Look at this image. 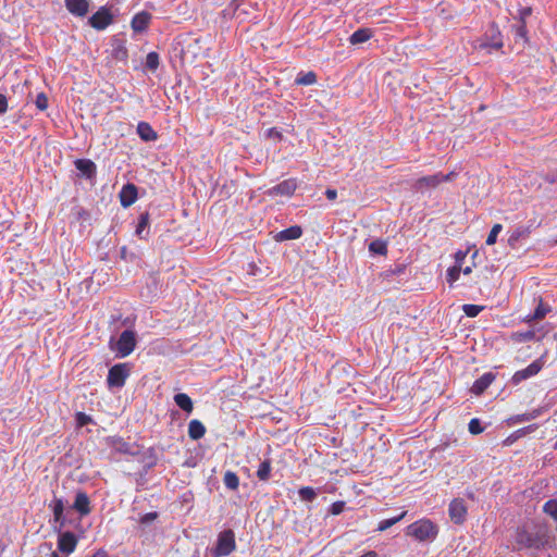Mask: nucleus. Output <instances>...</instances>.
I'll list each match as a JSON object with an SVG mask.
<instances>
[{"label": "nucleus", "instance_id": "1", "mask_svg": "<svg viewBox=\"0 0 557 557\" xmlns=\"http://www.w3.org/2000/svg\"><path fill=\"white\" fill-rule=\"evenodd\" d=\"M545 542V536L540 531L523 528L518 530L516 534V543L520 548L539 549L544 546Z\"/></svg>", "mask_w": 557, "mask_h": 557}, {"label": "nucleus", "instance_id": "2", "mask_svg": "<svg viewBox=\"0 0 557 557\" xmlns=\"http://www.w3.org/2000/svg\"><path fill=\"white\" fill-rule=\"evenodd\" d=\"M407 534L418 541H429L436 536L437 528L430 520H419L407 528Z\"/></svg>", "mask_w": 557, "mask_h": 557}, {"label": "nucleus", "instance_id": "3", "mask_svg": "<svg viewBox=\"0 0 557 557\" xmlns=\"http://www.w3.org/2000/svg\"><path fill=\"white\" fill-rule=\"evenodd\" d=\"M455 175V172H450L446 175L443 173H436L434 175L423 176L412 184V188L416 191L424 193L428 189L436 188L443 182L451 181Z\"/></svg>", "mask_w": 557, "mask_h": 557}, {"label": "nucleus", "instance_id": "4", "mask_svg": "<svg viewBox=\"0 0 557 557\" xmlns=\"http://www.w3.org/2000/svg\"><path fill=\"white\" fill-rule=\"evenodd\" d=\"M235 535L232 530L223 531L218 536L216 546L212 549L214 557L230 555L235 549Z\"/></svg>", "mask_w": 557, "mask_h": 557}, {"label": "nucleus", "instance_id": "5", "mask_svg": "<svg viewBox=\"0 0 557 557\" xmlns=\"http://www.w3.org/2000/svg\"><path fill=\"white\" fill-rule=\"evenodd\" d=\"M136 347V334L134 331L125 330L121 333L119 339L116 341L114 347H112L113 350L116 351V354L124 358L127 357L133 352V350Z\"/></svg>", "mask_w": 557, "mask_h": 557}, {"label": "nucleus", "instance_id": "6", "mask_svg": "<svg viewBox=\"0 0 557 557\" xmlns=\"http://www.w3.org/2000/svg\"><path fill=\"white\" fill-rule=\"evenodd\" d=\"M131 372L127 363H117L110 368L107 383L109 387H123Z\"/></svg>", "mask_w": 557, "mask_h": 557}, {"label": "nucleus", "instance_id": "7", "mask_svg": "<svg viewBox=\"0 0 557 557\" xmlns=\"http://www.w3.org/2000/svg\"><path fill=\"white\" fill-rule=\"evenodd\" d=\"M504 46L502 34L499 29L495 26L493 23L488 30L486 32L485 36L478 40V45L475 46L479 49H495L499 50Z\"/></svg>", "mask_w": 557, "mask_h": 557}, {"label": "nucleus", "instance_id": "8", "mask_svg": "<svg viewBox=\"0 0 557 557\" xmlns=\"http://www.w3.org/2000/svg\"><path fill=\"white\" fill-rule=\"evenodd\" d=\"M88 22L95 29L102 30L113 22V15L107 8L102 7L89 17Z\"/></svg>", "mask_w": 557, "mask_h": 557}, {"label": "nucleus", "instance_id": "9", "mask_svg": "<svg viewBox=\"0 0 557 557\" xmlns=\"http://www.w3.org/2000/svg\"><path fill=\"white\" fill-rule=\"evenodd\" d=\"M543 364H544V362L542 361V359H536L531 364H529L525 369L517 371L512 375V379H511L512 383L517 385L520 382H522L531 376L536 375L542 370Z\"/></svg>", "mask_w": 557, "mask_h": 557}, {"label": "nucleus", "instance_id": "10", "mask_svg": "<svg viewBox=\"0 0 557 557\" xmlns=\"http://www.w3.org/2000/svg\"><path fill=\"white\" fill-rule=\"evenodd\" d=\"M467 515V507L462 499L456 498L449 505V517L451 521L457 524H461Z\"/></svg>", "mask_w": 557, "mask_h": 557}, {"label": "nucleus", "instance_id": "11", "mask_svg": "<svg viewBox=\"0 0 557 557\" xmlns=\"http://www.w3.org/2000/svg\"><path fill=\"white\" fill-rule=\"evenodd\" d=\"M77 545V539L72 532H64L60 534L58 541V548L64 554H71L74 552Z\"/></svg>", "mask_w": 557, "mask_h": 557}, {"label": "nucleus", "instance_id": "12", "mask_svg": "<svg viewBox=\"0 0 557 557\" xmlns=\"http://www.w3.org/2000/svg\"><path fill=\"white\" fill-rule=\"evenodd\" d=\"M296 187H297V185L294 180H286L277 185H275L274 187L270 188L268 190V194L270 196L283 195V196L289 197L295 193Z\"/></svg>", "mask_w": 557, "mask_h": 557}, {"label": "nucleus", "instance_id": "13", "mask_svg": "<svg viewBox=\"0 0 557 557\" xmlns=\"http://www.w3.org/2000/svg\"><path fill=\"white\" fill-rule=\"evenodd\" d=\"M65 7L73 15L83 17L88 13V0H65Z\"/></svg>", "mask_w": 557, "mask_h": 557}, {"label": "nucleus", "instance_id": "14", "mask_svg": "<svg viewBox=\"0 0 557 557\" xmlns=\"http://www.w3.org/2000/svg\"><path fill=\"white\" fill-rule=\"evenodd\" d=\"M73 508L79 512L81 516H86L90 512V500L85 492H77Z\"/></svg>", "mask_w": 557, "mask_h": 557}, {"label": "nucleus", "instance_id": "15", "mask_svg": "<svg viewBox=\"0 0 557 557\" xmlns=\"http://www.w3.org/2000/svg\"><path fill=\"white\" fill-rule=\"evenodd\" d=\"M302 235V228L298 225L290 226L285 228L278 233H276L273 238L275 242H285L292 239H298Z\"/></svg>", "mask_w": 557, "mask_h": 557}, {"label": "nucleus", "instance_id": "16", "mask_svg": "<svg viewBox=\"0 0 557 557\" xmlns=\"http://www.w3.org/2000/svg\"><path fill=\"white\" fill-rule=\"evenodd\" d=\"M121 205L123 207L132 206L137 199V188L133 184L125 185L120 193Z\"/></svg>", "mask_w": 557, "mask_h": 557}, {"label": "nucleus", "instance_id": "17", "mask_svg": "<svg viewBox=\"0 0 557 557\" xmlns=\"http://www.w3.org/2000/svg\"><path fill=\"white\" fill-rule=\"evenodd\" d=\"M75 168L87 178H94L96 176V164L89 159H77Z\"/></svg>", "mask_w": 557, "mask_h": 557}, {"label": "nucleus", "instance_id": "18", "mask_svg": "<svg viewBox=\"0 0 557 557\" xmlns=\"http://www.w3.org/2000/svg\"><path fill=\"white\" fill-rule=\"evenodd\" d=\"M495 376L492 373H485L479 377L472 385L471 392L475 395H481L494 381Z\"/></svg>", "mask_w": 557, "mask_h": 557}, {"label": "nucleus", "instance_id": "19", "mask_svg": "<svg viewBox=\"0 0 557 557\" xmlns=\"http://www.w3.org/2000/svg\"><path fill=\"white\" fill-rule=\"evenodd\" d=\"M150 20V13L145 11L137 13L132 20V28L137 33L144 32L148 27Z\"/></svg>", "mask_w": 557, "mask_h": 557}, {"label": "nucleus", "instance_id": "20", "mask_svg": "<svg viewBox=\"0 0 557 557\" xmlns=\"http://www.w3.org/2000/svg\"><path fill=\"white\" fill-rule=\"evenodd\" d=\"M137 134L145 141H151L157 139V133L152 129L149 123L139 122L137 125Z\"/></svg>", "mask_w": 557, "mask_h": 557}, {"label": "nucleus", "instance_id": "21", "mask_svg": "<svg viewBox=\"0 0 557 557\" xmlns=\"http://www.w3.org/2000/svg\"><path fill=\"white\" fill-rule=\"evenodd\" d=\"M206 428L199 420H191L188 424V435L191 440H200L205 436Z\"/></svg>", "mask_w": 557, "mask_h": 557}, {"label": "nucleus", "instance_id": "22", "mask_svg": "<svg viewBox=\"0 0 557 557\" xmlns=\"http://www.w3.org/2000/svg\"><path fill=\"white\" fill-rule=\"evenodd\" d=\"M530 235V228L525 226H519L516 230L512 231L508 238V245L511 248H516L517 244L521 238H527Z\"/></svg>", "mask_w": 557, "mask_h": 557}, {"label": "nucleus", "instance_id": "23", "mask_svg": "<svg viewBox=\"0 0 557 557\" xmlns=\"http://www.w3.org/2000/svg\"><path fill=\"white\" fill-rule=\"evenodd\" d=\"M175 404L187 413H190L194 409L191 398L184 393H178L174 396Z\"/></svg>", "mask_w": 557, "mask_h": 557}, {"label": "nucleus", "instance_id": "24", "mask_svg": "<svg viewBox=\"0 0 557 557\" xmlns=\"http://www.w3.org/2000/svg\"><path fill=\"white\" fill-rule=\"evenodd\" d=\"M372 36V33L369 28H360L356 30L349 38L350 44L358 45L366 42Z\"/></svg>", "mask_w": 557, "mask_h": 557}, {"label": "nucleus", "instance_id": "25", "mask_svg": "<svg viewBox=\"0 0 557 557\" xmlns=\"http://www.w3.org/2000/svg\"><path fill=\"white\" fill-rule=\"evenodd\" d=\"M223 482L225 486L232 491H235L238 488L239 485V479L233 471H226L224 474Z\"/></svg>", "mask_w": 557, "mask_h": 557}, {"label": "nucleus", "instance_id": "26", "mask_svg": "<svg viewBox=\"0 0 557 557\" xmlns=\"http://www.w3.org/2000/svg\"><path fill=\"white\" fill-rule=\"evenodd\" d=\"M369 250L372 253L385 256L387 253V246H386V243L384 240L375 239V240L370 243Z\"/></svg>", "mask_w": 557, "mask_h": 557}, {"label": "nucleus", "instance_id": "27", "mask_svg": "<svg viewBox=\"0 0 557 557\" xmlns=\"http://www.w3.org/2000/svg\"><path fill=\"white\" fill-rule=\"evenodd\" d=\"M317 82V75L314 72H307L305 74H299L296 78V84L298 85H312Z\"/></svg>", "mask_w": 557, "mask_h": 557}, {"label": "nucleus", "instance_id": "28", "mask_svg": "<svg viewBox=\"0 0 557 557\" xmlns=\"http://www.w3.org/2000/svg\"><path fill=\"white\" fill-rule=\"evenodd\" d=\"M270 472H271V462L269 460H264L259 466V469L257 471V476L261 481H267L270 478Z\"/></svg>", "mask_w": 557, "mask_h": 557}, {"label": "nucleus", "instance_id": "29", "mask_svg": "<svg viewBox=\"0 0 557 557\" xmlns=\"http://www.w3.org/2000/svg\"><path fill=\"white\" fill-rule=\"evenodd\" d=\"M53 516L55 521L63 520L64 504L61 498H55L52 505Z\"/></svg>", "mask_w": 557, "mask_h": 557}, {"label": "nucleus", "instance_id": "30", "mask_svg": "<svg viewBox=\"0 0 557 557\" xmlns=\"http://www.w3.org/2000/svg\"><path fill=\"white\" fill-rule=\"evenodd\" d=\"M405 516H406V511H404L403 513H400L397 517H394V518L381 521L380 524H379L377 530L379 531H385V530L389 529L391 527H393L394 524L399 522Z\"/></svg>", "mask_w": 557, "mask_h": 557}, {"label": "nucleus", "instance_id": "31", "mask_svg": "<svg viewBox=\"0 0 557 557\" xmlns=\"http://www.w3.org/2000/svg\"><path fill=\"white\" fill-rule=\"evenodd\" d=\"M146 66L154 72L159 66V54L157 52H149L146 58Z\"/></svg>", "mask_w": 557, "mask_h": 557}, {"label": "nucleus", "instance_id": "32", "mask_svg": "<svg viewBox=\"0 0 557 557\" xmlns=\"http://www.w3.org/2000/svg\"><path fill=\"white\" fill-rule=\"evenodd\" d=\"M298 493L305 502H312L317 497V492L310 486L301 487Z\"/></svg>", "mask_w": 557, "mask_h": 557}, {"label": "nucleus", "instance_id": "33", "mask_svg": "<svg viewBox=\"0 0 557 557\" xmlns=\"http://www.w3.org/2000/svg\"><path fill=\"white\" fill-rule=\"evenodd\" d=\"M502 230H503V225L502 224L496 223V224L493 225V227H492V230H491V232H490V234H488V236L486 238V244L488 246H492V245H494L496 243L497 236L502 232Z\"/></svg>", "mask_w": 557, "mask_h": 557}, {"label": "nucleus", "instance_id": "34", "mask_svg": "<svg viewBox=\"0 0 557 557\" xmlns=\"http://www.w3.org/2000/svg\"><path fill=\"white\" fill-rule=\"evenodd\" d=\"M148 224H149V213L148 212H144L139 216V221H138V224H137V227H136V234L138 236H141L144 230L148 226Z\"/></svg>", "mask_w": 557, "mask_h": 557}, {"label": "nucleus", "instance_id": "35", "mask_svg": "<svg viewBox=\"0 0 557 557\" xmlns=\"http://www.w3.org/2000/svg\"><path fill=\"white\" fill-rule=\"evenodd\" d=\"M462 310L467 317L474 318L483 310V307L478 305H463Z\"/></svg>", "mask_w": 557, "mask_h": 557}, {"label": "nucleus", "instance_id": "36", "mask_svg": "<svg viewBox=\"0 0 557 557\" xmlns=\"http://www.w3.org/2000/svg\"><path fill=\"white\" fill-rule=\"evenodd\" d=\"M460 272H461V269L457 265L449 268L447 270V276H446L447 282L450 285H453L459 278Z\"/></svg>", "mask_w": 557, "mask_h": 557}, {"label": "nucleus", "instance_id": "37", "mask_svg": "<svg viewBox=\"0 0 557 557\" xmlns=\"http://www.w3.org/2000/svg\"><path fill=\"white\" fill-rule=\"evenodd\" d=\"M35 104L40 111H45L48 108V97L45 92H39L36 96Z\"/></svg>", "mask_w": 557, "mask_h": 557}, {"label": "nucleus", "instance_id": "38", "mask_svg": "<svg viewBox=\"0 0 557 557\" xmlns=\"http://www.w3.org/2000/svg\"><path fill=\"white\" fill-rule=\"evenodd\" d=\"M483 428L481 426V422L479 419L473 418L469 422V432L473 435H478L483 432Z\"/></svg>", "mask_w": 557, "mask_h": 557}, {"label": "nucleus", "instance_id": "39", "mask_svg": "<svg viewBox=\"0 0 557 557\" xmlns=\"http://www.w3.org/2000/svg\"><path fill=\"white\" fill-rule=\"evenodd\" d=\"M547 309L543 306V304L541 302L537 308L535 309L533 315L530 318V320H540V319H543L546 313H547Z\"/></svg>", "mask_w": 557, "mask_h": 557}, {"label": "nucleus", "instance_id": "40", "mask_svg": "<svg viewBox=\"0 0 557 557\" xmlns=\"http://www.w3.org/2000/svg\"><path fill=\"white\" fill-rule=\"evenodd\" d=\"M344 508H345V503L338 500V502H335V503L332 504V506H331L329 511H330L331 515L336 516V515L342 513L344 511Z\"/></svg>", "mask_w": 557, "mask_h": 557}, {"label": "nucleus", "instance_id": "41", "mask_svg": "<svg viewBox=\"0 0 557 557\" xmlns=\"http://www.w3.org/2000/svg\"><path fill=\"white\" fill-rule=\"evenodd\" d=\"M76 421L79 426L86 425L91 422V418L84 412L76 413Z\"/></svg>", "mask_w": 557, "mask_h": 557}, {"label": "nucleus", "instance_id": "42", "mask_svg": "<svg viewBox=\"0 0 557 557\" xmlns=\"http://www.w3.org/2000/svg\"><path fill=\"white\" fill-rule=\"evenodd\" d=\"M157 517H158L157 512H148L141 517L140 522L144 524H147V523H150L153 520H156Z\"/></svg>", "mask_w": 557, "mask_h": 557}, {"label": "nucleus", "instance_id": "43", "mask_svg": "<svg viewBox=\"0 0 557 557\" xmlns=\"http://www.w3.org/2000/svg\"><path fill=\"white\" fill-rule=\"evenodd\" d=\"M531 12H532V10L529 7L520 9L519 10L520 22L525 23V18L531 15Z\"/></svg>", "mask_w": 557, "mask_h": 557}, {"label": "nucleus", "instance_id": "44", "mask_svg": "<svg viewBox=\"0 0 557 557\" xmlns=\"http://www.w3.org/2000/svg\"><path fill=\"white\" fill-rule=\"evenodd\" d=\"M267 137L280 140L282 138V135L275 127H272L268 129Z\"/></svg>", "mask_w": 557, "mask_h": 557}, {"label": "nucleus", "instance_id": "45", "mask_svg": "<svg viewBox=\"0 0 557 557\" xmlns=\"http://www.w3.org/2000/svg\"><path fill=\"white\" fill-rule=\"evenodd\" d=\"M8 110V99L4 95L0 94V114H3Z\"/></svg>", "mask_w": 557, "mask_h": 557}, {"label": "nucleus", "instance_id": "46", "mask_svg": "<svg viewBox=\"0 0 557 557\" xmlns=\"http://www.w3.org/2000/svg\"><path fill=\"white\" fill-rule=\"evenodd\" d=\"M517 35L524 38L527 36L525 23H522L517 27Z\"/></svg>", "mask_w": 557, "mask_h": 557}, {"label": "nucleus", "instance_id": "47", "mask_svg": "<svg viewBox=\"0 0 557 557\" xmlns=\"http://www.w3.org/2000/svg\"><path fill=\"white\" fill-rule=\"evenodd\" d=\"M325 196L329 200H335L337 197V191L335 189L327 188L325 190Z\"/></svg>", "mask_w": 557, "mask_h": 557}, {"label": "nucleus", "instance_id": "48", "mask_svg": "<svg viewBox=\"0 0 557 557\" xmlns=\"http://www.w3.org/2000/svg\"><path fill=\"white\" fill-rule=\"evenodd\" d=\"M91 557H108V553L103 549H99Z\"/></svg>", "mask_w": 557, "mask_h": 557}, {"label": "nucleus", "instance_id": "49", "mask_svg": "<svg viewBox=\"0 0 557 557\" xmlns=\"http://www.w3.org/2000/svg\"><path fill=\"white\" fill-rule=\"evenodd\" d=\"M360 557H377V554L374 550H369L361 555Z\"/></svg>", "mask_w": 557, "mask_h": 557}, {"label": "nucleus", "instance_id": "50", "mask_svg": "<svg viewBox=\"0 0 557 557\" xmlns=\"http://www.w3.org/2000/svg\"><path fill=\"white\" fill-rule=\"evenodd\" d=\"M523 336H524L525 339H532L534 337V333L533 332H528Z\"/></svg>", "mask_w": 557, "mask_h": 557}, {"label": "nucleus", "instance_id": "51", "mask_svg": "<svg viewBox=\"0 0 557 557\" xmlns=\"http://www.w3.org/2000/svg\"><path fill=\"white\" fill-rule=\"evenodd\" d=\"M471 271H472V270H471V268H470V267H467V268H465V269L462 270L463 274H466V275L470 274V273H471Z\"/></svg>", "mask_w": 557, "mask_h": 557}, {"label": "nucleus", "instance_id": "52", "mask_svg": "<svg viewBox=\"0 0 557 557\" xmlns=\"http://www.w3.org/2000/svg\"><path fill=\"white\" fill-rule=\"evenodd\" d=\"M457 260H462L465 258V253H462L461 251H459L457 255Z\"/></svg>", "mask_w": 557, "mask_h": 557}, {"label": "nucleus", "instance_id": "53", "mask_svg": "<svg viewBox=\"0 0 557 557\" xmlns=\"http://www.w3.org/2000/svg\"><path fill=\"white\" fill-rule=\"evenodd\" d=\"M119 52H121L124 57L126 55V50L125 49H122Z\"/></svg>", "mask_w": 557, "mask_h": 557}, {"label": "nucleus", "instance_id": "54", "mask_svg": "<svg viewBox=\"0 0 557 557\" xmlns=\"http://www.w3.org/2000/svg\"><path fill=\"white\" fill-rule=\"evenodd\" d=\"M51 557H59V555H58V553L53 552V553L51 554Z\"/></svg>", "mask_w": 557, "mask_h": 557}]
</instances>
